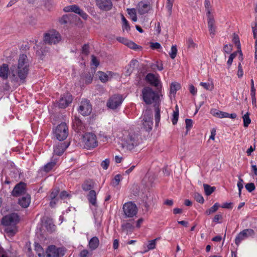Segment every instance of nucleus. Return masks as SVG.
I'll return each mask as SVG.
<instances>
[{"label":"nucleus","instance_id":"1","mask_svg":"<svg viewBox=\"0 0 257 257\" xmlns=\"http://www.w3.org/2000/svg\"><path fill=\"white\" fill-rule=\"evenodd\" d=\"M30 64L25 54L20 55L18 65H13L10 68V78L12 81L18 82L19 79L24 83L29 71Z\"/></svg>","mask_w":257,"mask_h":257},{"label":"nucleus","instance_id":"2","mask_svg":"<svg viewBox=\"0 0 257 257\" xmlns=\"http://www.w3.org/2000/svg\"><path fill=\"white\" fill-rule=\"evenodd\" d=\"M141 95L146 104H153L154 106L160 105L163 97L161 89H157L156 90H154L150 86H145L142 89Z\"/></svg>","mask_w":257,"mask_h":257},{"label":"nucleus","instance_id":"3","mask_svg":"<svg viewBox=\"0 0 257 257\" xmlns=\"http://www.w3.org/2000/svg\"><path fill=\"white\" fill-rule=\"evenodd\" d=\"M61 40V36L60 33L55 31L51 30L46 33L44 36V41L48 44H56Z\"/></svg>","mask_w":257,"mask_h":257},{"label":"nucleus","instance_id":"4","mask_svg":"<svg viewBox=\"0 0 257 257\" xmlns=\"http://www.w3.org/2000/svg\"><path fill=\"white\" fill-rule=\"evenodd\" d=\"M83 142L87 149H93L98 146L97 137L91 133H87L83 135Z\"/></svg>","mask_w":257,"mask_h":257},{"label":"nucleus","instance_id":"5","mask_svg":"<svg viewBox=\"0 0 257 257\" xmlns=\"http://www.w3.org/2000/svg\"><path fill=\"white\" fill-rule=\"evenodd\" d=\"M139 138V136L137 134H129L124 139L122 144L123 147H125L127 150H132L140 143Z\"/></svg>","mask_w":257,"mask_h":257},{"label":"nucleus","instance_id":"6","mask_svg":"<svg viewBox=\"0 0 257 257\" xmlns=\"http://www.w3.org/2000/svg\"><path fill=\"white\" fill-rule=\"evenodd\" d=\"M55 137L59 141L65 140L68 135V127L65 122L59 124L54 132Z\"/></svg>","mask_w":257,"mask_h":257},{"label":"nucleus","instance_id":"7","mask_svg":"<svg viewBox=\"0 0 257 257\" xmlns=\"http://www.w3.org/2000/svg\"><path fill=\"white\" fill-rule=\"evenodd\" d=\"M122 209L124 215L127 217H133L138 212V208L136 205L132 201L125 203L123 205Z\"/></svg>","mask_w":257,"mask_h":257},{"label":"nucleus","instance_id":"8","mask_svg":"<svg viewBox=\"0 0 257 257\" xmlns=\"http://www.w3.org/2000/svg\"><path fill=\"white\" fill-rule=\"evenodd\" d=\"M63 247H57L55 245L48 246L46 250L47 257H62L65 253Z\"/></svg>","mask_w":257,"mask_h":257},{"label":"nucleus","instance_id":"9","mask_svg":"<svg viewBox=\"0 0 257 257\" xmlns=\"http://www.w3.org/2000/svg\"><path fill=\"white\" fill-rule=\"evenodd\" d=\"M123 100V98L121 95L114 94L109 98L106 106L111 109H115L120 106Z\"/></svg>","mask_w":257,"mask_h":257},{"label":"nucleus","instance_id":"10","mask_svg":"<svg viewBox=\"0 0 257 257\" xmlns=\"http://www.w3.org/2000/svg\"><path fill=\"white\" fill-rule=\"evenodd\" d=\"M19 221L20 217L18 214L16 213H13L3 217L2 223L5 226L16 225Z\"/></svg>","mask_w":257,"mask_h":257},{"label":"nucleus","instance_id":"11","mask_svg":"<svg viewBox=\"0 0 257 257\" xmlns=\"http://www.w3.org/2000/svg\"><path fill=\"white\" fill-rule=\"evenodd\" d=\"M254 234V231L252 229H245L240 232L235 238V243L238 246L241 242Z\"/></svg>","mask_w":257,"mask_h":257},{"label":"nucleus","instance_id":"12","mask_svg":"<svg viewBox=\"0 0 257 257\" xmlns=\"http://www.w3.org/2000/svg\"><path fill=\"white\" fill-rule=\"evenodd\" d=\"M78 112L83 116L89 115L92 111L90 102L87 99L82 100L78 109Z\"/></svg>","mask_w":257,"mask_h":257},{"label":"nucleus","instance_id":"13","mask_svg":"<svg viewBox=\"0 0 257 257\" xmlns=\"http://www.w3.org/2000/svg\"><path fill=\"white\" fill-rule=\"evenodd\" d=\"M145 79L151 85L156 87L157 89H161V81L158 75L151 73H148L146 75Z\"/></svg>","mask_w":257,"mask_h":257},{"label":"nucleus","instance_id":"14","mask_svg":"<svg viewBox=\"0 0 257 257\" xmlns=\"http://www.w3.org/2000/svg\"><path fill=\"white\" fill-rule=\"evenodd\" d=\"M96 6L102 11H109L113 7L111 0H95Z\"/></svg>","mask_w":257,"mask_h":257},{"label":"nucleus","instance_id":"15","mask_svg":"<svg viewBox=\"0 0 257 257\" xmlns=\"http://www.w3.org/2000/svg\"><path fill=\"white\" fill-rule=\"evenodd\" d=\"M72 100V95L70 93L64 94L59 100L58 106L60 108H65L71 103Z\"/></svg>","mask_w":257,"mask_h":257},{"label":"nucleus","instance_id":"16","mask_svg":"<svg viewBox=\"0 0 257 257\" xmlns=\"http://www.w3.org/2000/svg\"><path fill=\"white\" fill-rule=\"evenodd\" d=\"M26 192V185L25 183L21 182L15 186L12 192V195L18 197L24 194Z\"/></svg>","mask_w":257,"mask_h":257},{"label":"nucleus","instance_id":"17","mask_svg":"<svg viewBox=\"0 0 257 257\" xmlns=\"http://www.w3.org/2000/svg\"><path fill=\"white\" fill-rule=\"evenodd\" d=\"M69 143H58L54 147V153L58 156H61L68 147Z\"/></svg>","mask_w":257,"mask_h":257},{"label":"nucleus","instance_id":"18","mask_svg":"<svg viewBox=\"0 0 257 257\" xmlns=\"http://www.w3.org/2000/svg\"><path fill=\"white\" fill-rule=\"evenodd\" d=\"M121 228L122 230L125 232L127 234L132 233L134 229V220H129L123 221L121 225Z\"/></svg>","mask_w":257,"mask_h":257},{"label":"nucleus","instance_id":"19","mask_svg":"<svg viewBox=\"0 0 257 257\" xmlns=\"http://www.w3.org/2000/svg\"><path fill=\"white\" fill-rule=\"evenodd\" d=\"M151 5L149 2H140L138 3L137 9L138 13L141 15L147 13L151 9Z\"/></svg>","mask_w":257,"mask_h":257},{"label":"nucleus","instance_id":"20","mask_svg":"<svg viewBox=\"0 0 257 257\" xmlns=\"http://www.w3.org/2000/svg\"><path fill=\"white\" fill-rule=\"evenodd\" d=\"M31 202V197L29 194H26L19 199L18 203L23 208H27Z\"/></svg>","mask_w":257,"mask_h":257},{"label":"nucleus","instance_id":"21","mask_svg":"<svg viewBox=\"0 0 257 257\" xmlns=\"http://www.w3.org/2000/svg\"><path fill=\"white\" fill-rule=\"evenodd\" d=\"M9 72L10 73V70L7 64H3L0 66V77L3 79H8Z\"/></svg>","mask_w":257,"mask_h":257},{"label":"nucleus","instance_id":"22","mask_svg":"<svg viewBox=\"0 0 257 257\" xmlns=\"http://www.w3.org/2000/svg\"><path fill=\"white\" fill-rule=\"evenodd\" d=\"M114 73L111 71H107L106 73H104L102 71H98V75L99 78L102 82H107L109 77H112Z\"/></svg>","mask_w":257,"mask_h":257},{"label":"nucleus","instance_id":"23","mask_svg":"<svg viewBox=\"0 0 257 257\" xmlns=\"http://www.w3.org/2000/svg\"><path fill=\"white\" fill-rule=\"evenodd\" d=\"M208 18V27L210 35L212 37L215 35V27L214 26V20L212 16L207 17Z\"/></svg>","mask_w":257,"mask_h":257},{"label":"nucleus","instance_id":"24","mask_svg":"<svg viewBox=\"0 0 257 257\" xmlns=\"http://www.w3.org/2000/svg\"><path fill=\"white\" fill-rule=\"evenodd\" d=\"M138 61L137 60H132L130 64L126 66V70L125 71V75L130 76L133 72L135 67L137 65Z\"/></svg>","mask_w":257,"mask_h":257},{"label":"nucleus","instance_id":"25","mask_svg":"<svg viewBox=\"0 0 257 257\" xmlns=\"http://www.w3.org/2000/svg\"><path fill=\"white\" fill-rule=\"evenodd\" d=\"M89 202L94 206H97L96 193L94 190H90L87 195Z\"/></svg>","mask_w":257,"mask_h":257},{"label":"nucleus","instance_id":"26","mask_svg":"<svg viewBox=\"0 0 257 257\" xmlns=\"http://www.w3.org/2000/svg\"><path fill=\"white\" fill-rule=\"evenodd\" d=\"M5 231L9 236H13L18 231L16 225L5 226Z\"/></svg>","mask_w":257,"mask_h":257},{"label":"nucleus","instance_id":"27","mask_svg":"<svg viewBox=\"0 0 257 257\" xmlns=\"http://www.w3.org/2000/svg\"><path fill=\"white\" fill-rule=\"evenodd\" d=\"M99 244V240L97 237L94 236L89 241V247L91 250L96 249Z\"/></svg>","mask_w":257,"mask_h":257},{"label":"nucleus","instance_id":"28","mask_svg":"<svg viewBox=\"0 0 257 257\" xmlns=\"http://www.w3.org/2000/svg\"><path fill=\"white\" fill-rule=\"evenodd\" d=\"M210 112L213 116L220 118L227 117L228 115V113L219 111L216 109H211Z\"/></svg>","mask_w":257,"mask_h":257},{"label":"nucleus","instance_id":"29","mask_svg":"<svg viewBox=\"0 0 257 257\" xmlns=\"http://www.w3.org/2000/svg\"><path fill=\"white\" fill-rule=\"evenodd\" d=\"M82 189L84 191H90L94 187V182L91 180L86 181L82 185Z\"/></svg>","mask_w":257,"mask_h":257},{"label":"nucleus","instance_id":"30","mask_svg":"<svg viewBox=\"0 0 257 257\" xmlns=\"http://www.w3.org/2000/svg\"><path fill=\"white\" fill-rule=\"evenodd\" d=\"M35 250L39 257H44V250L42 247L38 243H35Z\"/></svg>","mask_w":257,"mask_h":257},{"label":"nucleus","instance_id":"31","mask_svg":"<svg viewBox=\"0 0 257 257\" xmlns=\"http://www.w3.org/2000/svg\"><path fill=\"white\" fill-rule=\"evenodd\" d=\"M181 88L180 84L177 82H172L170 85V93L175 95L176 91Z\"/></svg>","mask_w":257,"mask_h":257},{"label":"nucleus","instance_id":"32","mask_svg":"<svg viewBox=\"0 0 257 257\" xmlns=\"http://www.w3.org/2000/svg\"><path fill=\"white\" fill-rule=\"evenodd\" d=\"M60 192L59 187H55L52 189L50 195L48 196V199H54L55 198H58V194Z\"/></svg>","mask_w":257,"mask_h":257},{"label":"nucleus","instance_id":"33","mask_svg":"<svg viewBox=\"0 0 257 257\" xmlns=\"http://www.w3.org/2000/svg\"><path fill=\"white\" fill-rule=\"evenodd\" d=\"M64 11L66 12H74L76 14L79 11V7L76 5H72L66 7L64 8Z\"/></svg>","mask_w":257,"mask_h":257},{"label":"nucleus","instance_id":"34","mask_svg":"<svg viewBox=\"0 0 257 257\" xmlns=\"http://www.w3.org/2000/svg\"><path fill=\"white\" fill-rule=\"evenodd\" d=\"M179 117V108L177 105L175 106V110L173 111V117L172 119V123L175 125L178 121Z\"/></svg>","mask_w":257,"mask_h":257},{"label":"nucleus","instance_id":"35","mask_svg":"<svg viewBox=\"0 0 257 257\" xmlns=\"http://www.w3.org/2000/svg\"><path fill=\"white\" fill-rule=\"evenodd\" d=\"M220 206L218 203H215L211 207L206 210L205 213L206 215H209L210 214L216 212Z\"/></svg>","mask_w":257,"mask_h":257},{"label":"nucleus","instance_id":"36","mask_svg":"<svg viewBox=\"0 0 257 257\" xmlns=\"http://www.w3.org/2000/svg\"><path fill=\"white\" fill-rule=\"evenodd\" d=\"M160 105L154 106L155 108V119L156 123L157 124L160 122Z\"/></svg>","mask_w":257,"mask_h":257},{"label":"nucleus","instance_id":"37","mask_svg":"<svg viewBox=\"0 0 257 257\" xmlns=\"http://www.w3.org/2000/svg\"><path fill=\"white\" fill-rule=\"evenodd\" d=\"M55 161H52L46 164L43 168V170L46 172H50L56 165Z\"/></svg>","mask_w":257,"mask_h":257},{"label":"nucleus","instance_id":"38","mask_svg":"<svg viewBox=\"0 0 257 257\" xmlns=\"http://www.w3.org/2000/svg\"><path fill=\"white\" fill-rule=\"evenodd\" d=\"M128 14L130 16L132 20L134 22L137 21L136 11L135 9H127Z\"/></svg>","mask_w":257,"mask_h":257},{"label":"nucleus","instance_id":"39","mask_svg":"<svg viewBox=\"0 0 257 257\" xmlns=\"http://www.w3.org/2000/svg\"><path fill=\"white\" fill-rule=\"evenodd\" d=\"M204 191L206 195H210L214 191V187H211L207 184H203Z\"/></svg>","mask_w":257,"mask_h":257},{"label":"nucleus","instance_id":"40","mask_svg":"<svg viewBox=\"0 0 257 257\" xmlns=\"http://www.w3.org/2000/svg\"><path fill=\"white\" fill-rule=\"evenodd\" d=\"M177 48L176 45H173L171 47V51L169 52V54L171 59H174L177 55Z\"/></svg>","mask_w":257,"mask_h":257},{"label":"nucleus","instance_id":"41","mask_svg":"<svg viewBox=\"0 0 257 257\" xmlns=\"http://www.w3.org/2000/svg\"><path fill=\"white\" fill-rule=\"evenodd\" d=\"M242 118L243 120V126L245 127H247L251 122L250 119L249 117V113L248 112L246 113L242 116Z\"/></svg>","mask_w":257,"mask_h":257},{"label":"nucleus","instance_id":"42","mask_svg":"<svg viewBox=\"0 0 257 257\" xmlns=\"http://www.w3.org/2000/svg\"><path fill=\"white\" fill-rule=\"evenodd\" d=\"M174 0H167L166 9L168 12V14L170 16L172 14V7Z\"/></svg>","mask_w":257,"mask_h":257},{"label":"nucleus","instance_id":"43","mask_svg":"<svg viewBox=\"0 0 257 257\" xmlns=\"http://www.w3.org/2000/svg\"><path fill=\"white\" fill-rule=\"evenodd\" d=\"M120 175L117 174L115 175L114 179L112 180L111 182L112 186H113V187L117 186L119 183V182L120 181Z\"/></svg>","mask_w":257,"mask_h":257},{"label":"nucleus","instance_id":"44","mask_svg":"<svg viewBox=\"0 0 257 257\" xmlns=\"http://www.w3.org/2000/svg\"><path fill=\"white\" fill-rule=\"evenodd\" d=\"M121 20L122 23V28L123 29H125L126 31H128L130 29V27L128 24V23L123 15H121Z\"/></svg>","mask_w":257,"mask_h":257},{"label":"nucleus","instance_id":"45","mask_svg":"<svg viewBox=\"0 0 257 257\" xmlns=\"http://www.w3.org/2000/svg\"><path fill=\"white\" fill-rule=\"evenodd\" d=\"M156 239L149 241V242L147 245L148 249L144 251V252H146L149 250L154 249L156 247Z\"/></svg>","mask_w":257,"mask_h":257},{"label":"nucleus","instance_id":"46","mask_svg":"<svg viewBox=\"0 0 257 257\" xmlns=\"http://www.w3.org/2000/svg\"><path fill=\"white\" fill-rule=\"evenodd\" d=\"M143 124L145 129L146 131H150L152 128L153 121H146L143 122Z\"/></svg>","mask_w":257,"mask_h":257},{"label":"nucleus","instance_id":"47","mask_svg":"<svg viewBox=\"0 0 257 257\" xmlns=\"http://www.w3.org/2000/svg\"><path fill=\"white\" fill-rule=\"evenodd\" d=\"M194 198L197 202H198L202 204V203H203V202L204 201L203 196L198 193H194Z\"/></svg>","mask_w":257,"mask_h":257},{"label":"nucleus","instance_id":"48","mask_svg":"<svg viewBox=\"0 0 257 257\" xmlns=\"http://www.w3.org/2000/svg\"><path fill=\"white\" fill-rule=\"evenodd\" d=\"M204 6L207 12V17L211 16L210 15V4L209 0H205Z\"/></svg>","mask_w":257,"mask_h":257},{"label":"nucleus","instance_id":"49","mask_svg":"<svg viewBox=\"0 0 257 257\" xmlns=\"http://www.w3.org/2000/svg\"><path fill=\"white\" fill-rule=\"evenodd\" d=\"M243 180L242 179H241L240 177H239V180H238V181L237 182V187L238 188V194H239V196L240 197L241 196V189L243 188Z\"/></svg>","mask_w":257,"mask_h":257},{"label":"nucleus","instance_id":"50","mask_svg":"<svg viewBox=\"0 0 257 257\" xmlns=\"http://www.w3.org/2000/svg\"><path fill=\"white\" fill-rule=\"evenodd\" d=\"M126 45L129 48L134 50H137L139 48V46L138 45H137L134 42L129 40L128 41L127 43H126Z\"/></svg>","mask_w":257,"mask_h":257},{"label":"nucleus","instance_id":"51","mask_svg":"<svg viewBox=\"0 0 257 257\" xmlns=\"http://www.w3.org/2000/svg\"><path fill=\"white\" fill-rule=\"evenodd\" d=\"M245 188L249 192H251L255 189V185L253 183H247Z\"/></svg>","mask_w":257,"mask_h":257},{"label":"nucleus","instance_id":"52","mask_svg":"<svg viewBox=\"0 0 257 257\" xmlns=\"http://www.w3.org/2000/svg\"><path fill=\"white\" fill-rule=\"evenodd\" d=\"M109 160L108 159H106L105 160L101 162V166L103 169L106 170L109 166Z\"/></svg>","mask_w":257,"mask_h":257},{"label":"nucleus","instance_id":"53","mask_svg":"<svg viewBox=\"0 0 257 257\" xmlns=\"http://www.w3.org/2000/svg\"><path fill=\"white\" fill-rule=\"evenodd\" d=\"M236 55V53H233L230 55L228 60L227 62V64L229 67H230L232 64L233 60L235 57Z\"/></svg>","mask_w":257,"mask_h":257},{"label":"nucleus","instance_id":"54","mask_svg":"<svg viewBox=\"0 0 257 257\" xmlns=\"http://www.w3.org/2000/svg\"><path fill=\"white\" fill-rule=\"evenodd\" d=\"M9 251L5 250L3 248L0 247V257H9Z\"/></svg>","mask_w":257,"mask_h":257},{"label":"nucleus","instance_id":"55","mask_svg":"<svg viewBox=\"0 0 257 257\" xmlns=\"http://www.w3.org/2000/svg\"><path fill=\"white\" fill-rule=\"evenodd\" d=\"M233 43L237 46V48H240V44L239 40V38L237 35H234V37L232 40Z\"/></svg>","mask_w":257,"mask_h":257},{"label":"nucleus","instance_id":"56","mask_svg":"<svg viewBox=\"0 0 257 257\" xmlns=\"http://www.w3.org/2000/svg\"><path fill=\"white\" fill-rule=\"evenodd\" d=\"M91 255V253H90L88 250L83 249L80 252L79 255L80 257H88Z\"/></svg>","mask_w":257,"mask_h":257},{"label":"nucleus","instance_id":"57","mask_svg":"<svg viewBox=\"0 0 257 257\" xmlns=\"http://www.w3.org/2000/svg\"><path fill=\"white\" fill-rule=\"evenodd\" d=\"M186 128L187 131H189L192 126V120L191 119H185Z\"/></svg>","mask_w":257,"mask_h":257},{"label":"nucleus","instance_id":"58","mask_svg":"<svg viewBox=\"0 0 257 257\" xmlns=\"http://www.w3.org/2000/svg\"><path fill=\"white\" fill-rule=\"evenodd\" d=\"M150 47L153 50L159 49L161 48V45H160V43H159L158 42L151 43Z\"/></svg>","mask_w":257,"mask_h":257},{"label":"nucleus","instance_id":"59","mask_svg":"<svg viewBox=\"0 0 257 257\" xmlns=\"http://www.w3.org/2000/svg\"><path fill=\"white\" fill-rule=\"evenodd\" d=\"M243 74V72L241 65L240 63H239L238 65V71H237V75L239 78H241L242 77Z\"/></svg>","mask_w":257,"mask_h":257},{"label":"nucleus","instance_id":"60","mask_svg":"<svg viewBox=\"0 0 257 257\" xmlns=\"http://www.w3.org/2000/svg\"><path fill=\"white\" fill-rule=\"evenodd\" d=\"M200 85L206 90H211L212 88V85H210L209 83L201 82Z\"/></svg>","mask_w":257,"mask_h":257},{"label":"nucleus","instance_id":"61","mask_svg":"<svg viewBox=\"0 0 257 257\" xmlns=\"http://www.w3.org/2000/svg\"><path fill=\"white\" fill-rule=\"evenodd\" d=\"M187 43L188 48H194L196 46V44L191 38H189L187 40Z\"/></svg>","mask_w":257,"mask_h":257},{"label":"nucleus","instance_id":"62","mask_svg":"<svg viewBox=\"0 0 257 257\" xmlns=\"http://www.w3.org/2000/svg\"><path fill=\"white\" fill-rule=\"evenodd\" d=\"M59 197L55 198L54 199H49L50 200V206L52 207H54L57 203Z\"/></svg>","mask_w":257,"mask_h":257},{"label":"nucleus","instance_id":"63","mask_svg":"<svg viewBox=\"0 0 257 257\" xmlns=\"http://www.w3.org/2000/svg\"><path fill=\"white\" fill-rule=\"evenodd\" d=\"M146 121H152V119L150 114H146V113H145L144 114L142 121L145 122Z\"/></svg>","mask_w":257,"mask_h":257},{"label":"nucleus","instance_id":"64","mask_svg":"<svg viewBox=\"0 0 257 257\" xmlns=\"http://www.w3.org/2000/svg\"><path fill=\"white\" fill-rule=\"evenodd\" d=\"M69 196V194L65 191H62L59 196V198L61 199H64Z\"/></svg>","mask_w":257,"mask_h":257}]
</instances>
